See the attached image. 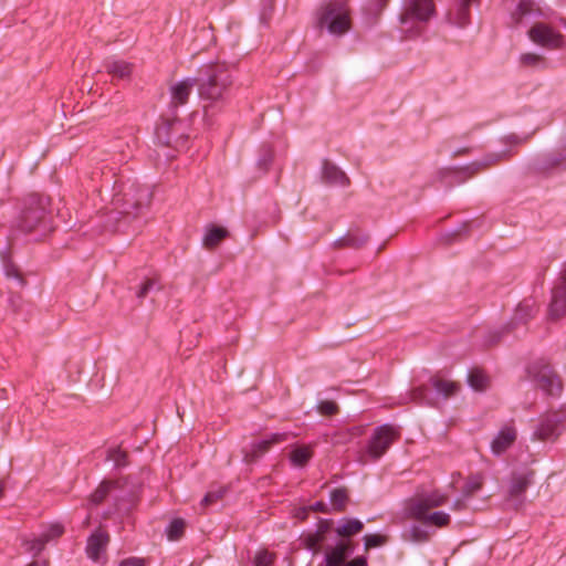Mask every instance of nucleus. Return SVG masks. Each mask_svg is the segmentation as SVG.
<instances>
[{
	"label": "nucleus",
	"instance_id": "obj_22",
	"mask_svg": "<svg viewBox=\"0 0 566 566\" xmlns=\"http://www.w3.org/2000/svg\"><path fill=\"white\" fill-rule=\"evenodd\" d=\"M363 527V522L357 518H343L337 524L336 533L343 537H350L359 533Z\"/></svg>",
	"mask_w": 566,
	"mask_h": 566
},
{
	"label": "nucleus",
	"instance_id": "obj_18",
	"mask_svg": "<svg viewBox=\"0 0 566 566\" xmlns=\"http://www.w3.org/2000/svg\"><path fill=\"white\" fill-rule=\"evenodd\" d=\"M286 439V433H274L270 439H262L253 442L248 451L244 453V460L247 462H253L261 455H263L269 448Z\"/></svg>",
	"mask_w": 566,
	"mask_h": 566
},
{
	"label": "nucleus",
	"instance_id": "obj_40",
	"mask_svg": "<svg viewBox=\"0 0 566 566\" xmlns=\"http://www.w3.org/2000/svg\"><path fill=\"white\" fill-rule=\"evenodd\" d=\"M367 235L348 234L345 239L342 240V244L353 248H359L364 245L367 242Z\"/></svg>",
	"mask_w": 566,
	"mask_h": 566
},
{
	"label": "nucleus",
	"instance_id": "obj_50",
	"mask_svg": "<svg viewBox=\"0 0 566 566\" xmlns=\"http://www.w3.org/2000/svg\"><path fill=\"white\" fill-rule=\"evenodd\" d=\"M352 431H353V434L359 436L361 433L363 429H361V427H354L352 429Z\"/></svg>",
	"mask_w": 566,
	"mask_h": 566
},
{
	"label": "nucleus",
	"instance_id": "obj_6",
	"mask_svg": "<svg viewBox=\"0 0 566 566\" xmlns=\"http://www.w3.org/2000/svg\"><path fill=\"white\" fill-rule=\"evenodd\" d=\"M45 200L38 197H32L25 206L18 219V228L23 232H31L38 228L46 231L45 223L46 209Z\"/></svg>",
	"mask_w": 566,
	"mask_h": 566
},
{
	"label": "nucleus",
	"instance_id": "obj_37",
	"mask_svg": "<svg viewBox=\"0 0 566 566\" xmlns=\"http://www.w3.org/2000/svg\"><path fill=\"white\" fill-rule=\"evenodd\" d=\"M410 536L413 542L422 543L429 539L430 534L423 527L419 525H412L410 527Z\"/></svg>",
	"mask_w": 566,
	"mask_h": 566
},
{
	"label": "nucleus",
	"instance_id": "obj_2",
	"mask_svg": "<svg viewBox=\"0 0 566 566\" xmlns=\"http://www.w3.org/2000/svg\"><path fill=\"white\" fill-rule=\"evenodd\" d=\"M150 199L151 191L148 187L130 182L123 186L120 192L114 196L112 203L117 214L135 218L149 205Z\"/></svg>",
	"mask_w": 566,
	"mask_h": 566
},
{
	"label": "nucleus",
	"instance_id": "obj_19",
	"mask_svg": "<svg viewBox=\"0 0 566 566\" xmlns=\"http://www.w3.org/2000/svg\"><path fill=\"white\" fill-rule=\"evenodd\" d=\"M109 537L102 531L94 532L87 539L86 553L94 560L99 562L108 544Z\"/></svg>",
	"mask_w": 566,
	"mask_h": 566
},
{
	"label": "nucleus",
	"instance_id": "obj_4",
	"mask_svg": "<svg viewBox=\"0 0 566 566\" xmlns=\"http://www.w3.org/2000/svg\"><path fill=\"white\" fill-rule=\"evenodd\" d=\"M434 12L432 0H411L400 15L401 31L409 38L420 35Z\"/></svg>",
	"mask_w": 566,
	"mask_h": 566
},
{
	"label": "nucleus",
	"instance_id": "obj_13",
	"mask_svg": "<svg viewBox=\"0 0 566 566\" xmlns=\"http://www.w3.org/2000/svg\"><path fill=\"white\" fill-rule=\"evenodd\" d=\"M196 84L197 80L192 77H187L171 84L169 88V108L175 111L178 107L186 105Z\"/></svg>",
	"mask_w": 566,
	"mask_h": 566
},
{
	"label": "nucleus",
	"instance_id": "obj_21",
	"mask_svg": "<svg viewBox=\"0 0 566 566\" xmlns=\"http://www.w3.org/2000/svg\"><path fill=\"white\" fill-rule=\"evenodd\" d=\"M323 179L329 185L345 187L349 184L346 174L332 163L323 164Z\"/></svg>",
	"mask_w": 566,
	"mask_h": 566
},
{
	"label": "nucleus",
	"instance_id": "obj_10",
	"mask_svg": "<svg viewBox=\"0 0 566 566\" xmlns=\"http://www.w3.org/2000/svg\"><path fill=\"white\" fill-rule=\"evenodd\" d=\"M566 412H552L544 416L534 434L539 440H553L565 429Z\"/></svg>",
	"mask_w": 566,
	"mask_h": 566
},
{
	"label": "nucleus",
	"instance_id": "obj_11",
	"mask_svg": "<svg viewBox=\"0 0 566 566\" xmlns=\"http://www.w3.org/2000/svg\"><path fill=\"white\" fill-rule=\"evenodd\" d=\"M530 39L544 48L555 50L564 44L563 35L545 23H536L528 30Z\"/></svg>",
	"mask_w": 566,
	"mask_h": 566
},
{
	"label": "nucleus",
	"instance_id": "obj_7",
	"mask_svg": "<svg viewBox=\"0 0 566 566\" xmlns=\"http://www.w3.org/2000/svg\"><path fill=\"white\" fill-rule=\"evenodd\" d=\"M231 83L230 75L221 67H216L208 80L199 84V95L211 102L222 97L223 91Z\"/></svg>",
	"mask_w": 566,
	"mask_h": 566
},
{
	"label": "nucleus",
	"instance_id": "obj_33",
	"mask_svg": "<svg viewBox=\"0 0 566 566\" xmlns=\"http://www.w3.org/2000/svg\"><path fill=\"white\" fill-rule=\"evenodd\" d=\"M185 530V521L181 518H175L170 522L167 527V536L170 541H177L180 538Z\"/></svg>",
	"mask_w": 566,
	"mask_h": 566
},
{
	"label": "nucleus",
	"instance_id": "obj_8",
	"mask_svg": "<svg viewBox=\"0 0 566 566\" xmlns=\"http://www.w3.org/2000/svg\"><path fill=\"white\" fill-rule=\"evenodd\" d=\"M528 374L545 394L557 396L562 391V381L549 365L536 363L528 368Z\"/></svg>",
	"mask_w": 566,
	"mask_h": 566
},
{
	"label": "nucleus",
	"instance_id": "obj_24",
	"mask_svg": "<svg viewBox=\"0 0 566 566\" xmlns=\"http://www.w3.org/2000/svg\"><path fill=\"white\" fill-rule=\"evenodd\" d=\"M537 312L536 302L534 300H524L521 302L515 311L514 319L520 323H525L532 318Z\"/></svg>",
	"mask_w": 566,
	"mask_h": 566
},
{
	"label": "nucleus",
	"instance_id": "obj_41",
	"mask_svg": "<svg viewBox=\"0 0 566 566\" xmlns=\"http://www.w3.org/2000/svg\"><path fill=\"white\" fill-rule=\"evenodd\" d=\"M126 453L120 449H112L108 452V460L113 461L115 465L123 467L126 464L125 462Z\"/></svg>",
	"mask_w": 566,
	"mask_h": 566
},
{
	"label": "nucleus",
	"instance_id": "obj_23",
	"mask_svg": "<svg viewBox=\"0 0 566 566\" xmlns=\"http://www.w3.org/2000/svg\"><path fill=\"white\" fill-rule=\"evenodd\" d=\"M531 480L532 473L513 474L511 479L510 494L516 497L522 495L530 485Z\"/></svg>",
	"mask_w": 566,
	"mask_h": 566
},
{
	"label": "nucleus",
	"instance_id": "obj_45",
	"mask_svg": "<svg viewBox=\"0 0 566 566\" xmlns=\"http://www.w3.org/2000/svg\"><path fill=\"white\" fill-rule=\"evenodd\" d=\"M155 286H157V282L153 279H148L139 289L137 296L138 297H145L147 293L153 290Z\"/></svg>",
	"mask_w": 566,
	"mask_h": 566
},
{
	"label": "nucleus",
	"instance_id": "obj_12",
	"mask_svg": "<svg viewBox=\"0 0 566 566\" xmlns=\"http://www.w3.org/2000/svg\"><path fill=\"white\" fill-rule=\"evenodd\" d=\"M63 533V525L59 523H52L48 525L39 536H35L31 539H25L23 545L25 546V551L28 553L38 555L44 549L45 544L60 537Z\"/></svg>",
	"mask_w": 566,
	"mask_h": 566
},
{
	"label": "nucleus",
	"instance_id": "obj_20",
	"mask_svg": "<svg viewBox=\"0 0 566 566\" xmlns=\"http://www.w3.org/2000/svg\"><path fill=\"white\" fill-rule=\"evenodd\" d=\"M104 67L113 78L126 80L132 74V64L119 59L111 57L105 60Z\"/></svg>",
	"mask_w": 566,
	"mask_h": 566
},
{
	"label": "nucleus",
	"instance_id": "obj_43",
	"mask_svg": "<svg viewBox=\"0 0 566 566\" xmlns=\"http://www.w3.org/2000/svg\"><path fill=\"white\" fill-rule=\"evenodd\" d=\"M427 391L428 389L426 388H416L413 391H412V400L419 402V403H429V399L427 397Z\"/></svg>",
	"mask_w": 566,
	"mask_h": 566
},
{
	"label": "nucleus",
	"instance_id": "obj_49",
	"mask_svg": "<svg viewBox=\"0 0 566 566\" xmlns=\"http://www.w3.org/2000/svg\"><path fill=\"white\" fill-rule=\"evenodd\" d=\"M506 139H507L509 143H514V144L520 143L517 136H515V135H510V136L506 137Z\"/></svg>",
	"mask_w": 566,
	"mask_h": 566
},
{
	"label": "nucleus",
	"instance_id": "obj_38",
	"mask_svg": "<svg viewBox=\"0 0 566 566\" xmlns=\"http://www.w3.org/2000/svg\"><path fill=\"white\" fill-rule=\"evenodd\" d=\"M273 562L274 556L268 551H260L254 557V566H272Z\"/></svg>",
	"mask_w": 566,
	"mask_h": 566
},
{
	"label": "nucleus",
	"instance_id": "obj_32",
	"mask_svg": "<svg viewBox=\"0 0 566 566\" xmlns=\"http://www.w3.org/2000/svg\"><path fill=\"white\" fill-rule=\"evenodd\" d=\"M483 484V479L481 475H472L465 482V485L462 490L463 497H470L475 492H478Z\"/></svg>",
	"mask_w": 566,
	"mask_h": 566
},
{
	"label": "nucleus",
	"instance_id": "obj_36",
	"mask_svg": "<svg viewBox=\"0 0 566 566\" xmlns=\"http://www.w3.org/2000/svg\"><path fill=\"white\" fill-rule=\"evenodd\" d=\"M386 542V537L378 534H367L364 536L365 549L375 548L381 546Z\"/></svg>",
	"mask_w": 566,
	"mask_h": 566
},
{
	"label": "nucleus",
	"instance_id": "obj_35",
	"mask_svg": "<svg viewBox=\"0 0 566 566\" xmlns=\"http://www.w3.org/2000/svg\"><path fill=\"white\" fill-rule=\"evenodd\" d=\"M520 62L524 66L537 67L544 63L543 57L536 53H524L520 56Z\"/></svg>",
	"mask_w": 566,
	"mask_h": 566
},
{
	"label": "nucleus",
	"instance_id": "obj_39",
	"mask_svg": "<svg viewBox=\"0 0 566 566\" xmlns=\"http://www.w3.org/2000/svg\"><path fill=\"white\" fill-rule=\"evenodd\" d=\"M224 492H226V490L223 488H219L218 490L209 491L205 495V497L201 500V505L208 506V505L217 502L218 500H220L223 496Z\"/></svg>",
	"mask_w": 566,
	"mask_h": 566
},
{
	"label": "nucleus",
	"instance_id": "obj_9",
	"mask_svg": "<svg viewBox=\"0 0 566 566\" xmlns=\"http://www.w3.org/2000/svg\"><path fill=\"white\" fill-rule=\"evenodd\" d=\"M157 142L164 146H184L186 136L181 130V124L177 118H163L155 130Z\"/></svg>",
	"mask_w": 566,
	"mask_h": 566
},
{
	"label": "nucleus",
	"instance_id": "obj_27",
	"mask_svg": "<svg viewBox=\"0 0 566 566\" xmlns=\"http://www.w3.org/2000/svg\"><path fill=\"white\" fill-rule=\"evenodd\" d=\"M227 230L219 227H212L207 230L205 238H203V244L207 248H213L217 244L220 243L222 239L227 237Z\"/></svg>",
	"mask_w": 566,
	"mask_h": 566
},
{
	"label": "nucleus",
	"instance_id": "obj_16",
	"mask_svg": "<svg viewBox=\"0 0 566 566\" xmlns=\"http://www.w3.org/2000/svg\"><path fill=\"white\" fill-rule=\"evenodd\" d=\"M353 553L349 542H338L325 553V559L319 566H345L346 558Z\"/></svg>",
	"mask_w": 566,
	"mask_h": 566
},
{
	"label": "nucleus",
	"instance_id": "obj_47",
	"mask_svg": "<svg viewBox=\"0 0 566 566\" xmlns=\"http://www.w3.org/2000/svg\"><path fill=\"white\" fill-rule=\"evenodd\" d=\"M345 566H367V558L364 556H358L350 562H347Z\"/></svg>",
	"mask_w": 566,
	"mask_h": 566
},
{
	"label": "nucleus",
	"instance_id": "obj_25",
	"mask_svg": "<svg viewBox=\"0 0 566 566\" xmlns=\"http://www.w3.org/2000/svg\"><path fill=\"white\" fill-rule=\"evenodd\" d=\"M505 156H506V151H502L500 154L488 155L483 161L472 163L471 165L462 168L461 172H465L468 175V177H470V176L474 175L475 172H478L480 170V168L488 167L494 163H497Z\"/></svg>",
	"mask_w": 566,
	"mask_h": 566
},
{
	"label": "nucleus",
	"instance_id": "obj_29",
	"mask_svg": "<svg viewBox=\"0 0 566 566\" xmlns=\"http://www.w3.org/2000/svg\"><path fill=\"white\" fill-rule=\"evenodd\" d=\"M432 386L437 390V392L442 395L444 398L450 397L458 389L457 384L446 380V379H438V378H434L432 380Z\"/></svg>",
	"mask_w": 566,
	"mask_h": 566
},
{
	"label": "nucleus",
	"instance_id": "obj_3",
	"mask_svg": "<svg viewBox=\"0 0 566 566\" xmlns=\"http://www.w3.org/2000/svg\"><path fill=\"white\" fill-rule=\"evenodd\" d=\"M317 23L321 29H326L332 35L345 34L352 25L346 1L332 0L322 7Z\"/></svg>",
	"mask_w": 566,
	"mask_h": 566
},
{
	"label": "nucleus",
	"instance_id": "obj_1",
	"mask_svg": "<svg viewBox=\"0 0 566 566\" xmlns=\"http://www.w3.org/2000/svg\"><path fill=\"white\" fill-rule=\"evenodd\" d=\"M447 501L448 495L439 491L420 494L407 502L406 512L410 517L418 520L426 525L443 527L449 524L450 515L442 511H430L443 505Z\"/></svg>",
	"mask_w": 566,
	"mask_h": 566
},
{
	"label": "nucleus",
	"instance_id": "obj_42",
	"mask_svg": "<svg viewBox=\"0 0 566 566\" xmlns=\"http://www.w3.org/2000/svg\"><path fill=\"white\" fill-rule=\"evenodd\" d=\"M319 412L323 415L332 416L337 411V405L333 401H322L318 405Z\"/></svg>",
	"mask_w": 566,
	"mask_h": 566
},
{
	"label": "nucleus",
	"instance_id": "obj_30",
	"mask_svg": "<svg viewBox=\"0 0 566 566\" xmlns=\"http://www.w3.org/2000/svg\"><path fill=\"white\" fill-rule=\"evenodd\" d=\"M329 500L335 511H343L348 500L347 491L345 489H334L329 494Z\"/></svg>",
	"mask_w": 566,
	"mask_h": 566
},
{
	"label": "nucleus",
	"instance_id": "obj_46",
	"mask_svg": "<svg viewBox=\"0 0 566 566\" xmlns=\"http://www.w3.org/2000/svg\"><path fill=\"white\" fill-rule=\"evenodd\" d=\"M119 566H145V562L142 558L130 557L120 562Z\"/></svg>",
	"mask_w": 566,
	"mask_h": 566
},
{
	"label": "nucleus",
	"instance_id": "obj_17",
	"mask_svg": "<svg viewBox=\"0 0 566 566\" xmlns=\"http://www.w3.org/2000/svg\"><path fill=\"white\" fill-rule=\"evenodd\" d=\"M476 0H455L454 7L448 13L451 24L464 28L470 23V6Z\"/></svg>",
	"mask_w": 566,
	"mask_h": 566
},
{
	"label": "nucleus",
	"instance_id": "obj_52",
	"mask_svg": "<svg viewBox=\"0 0 566 566\" xmlns=\"http://www.w3.org/2000/svg\"><path fill=\"white\" fill-rule=\"evenodd\" d=\"M28 566H46V562L45 560H43V562H33V563H31Z\"/></svg>",
	"mask_w": 566,
	"mask_h": 566
},
{
	"label": "nucleus",
	"instance_id": "obj_15",
	"mask_svg": "<svg viewBox=\"0 0 566 566\" xmlns=\"http://www.w3.org/2000/svg\"><path fill=\"white\" fill-rule=\"evenodd\" d=\"M516 438L517 431L514 426H503L491 442L492 453L497 457L503 454L514 444Z\"/></svg>",
	"mask_w": 566,
	"mask_h": 566
},
{
	"label": "nucleus",
	"instance_id": "obj_26",
	"mask_svg": "<svg viewBox=\"0 0 566 566\" xmlns=\"http://www.w3.org/2000/svg\"><path fill=\"white\" fill-rule=\"evenodd\" d=\"M468 381L472 389L483 391L489 384L488 376L480 369H473L468 374Z\"/></svg>",
	"mask_w": 566,
	"mask_h": 566
},
{
	"label": "nucleus",
	"instance_id": "obj_51",
	"mask_svg": "<svg viewBox=\"0 0 566 566\" xmlns=\"http://www.w3.org/2000/svg\"><path fill=\"white\" fill-rule=\"evenodd\" d=\"M324 507H325V504H324L323 502H317V503L315 504V510H319V511H322V512H325V511H324Z\"/></svg>",
	"mask_w": 566,
	"mask_h": 566
},
{
	"label": "nucleus",
	"instance_id": "obj_14",
	"mask_svg": "<svg viewBox=\"0 0 566 566\" xmlns=\"http://www.w3.org/2000/svg\"><path fill=\"white\" fill-rule=\"evenodd\" d=\"M566 314V262L564 263L560 282L553 290L552 302L549 304V316L554 319Z\"/></svg>",
	"mask_w": 566,
	"mask_h": 566
},
{
	"label": "nucleus",
	"instance_id": "obj_53",
	"mask_svg": "<svg viewBox=\"0 0 566 566\" xmlns=\"http://www.w3.org/2000/svg\"><path fill=\"white\" fill-rule=\"evenodd\" d=\"M10 302H11L12 306L17 310L15 301L13 298H10Z\"/></svg>",
	"mask_w": 566,
	"mask_h": 566
},
{
	"label": "nucleus",
	"instance_id": "obj_48",
	"mask_svg": "<svg viewBox=\"0 0 566 566\" xmlns=\"http://www.w3.org/2000/svg\"><path fill=\"white\" fill-rule=\"evenodd\" d=\"M467 497H463V494L461 495V497L457 499L453 504H452V509L455 510V511H460L463 509L464 506V500Z\"/></svg>",
	"mask_w": 566,
	"mask_h": 566
},
{
	"label": "nucleus",
	"instance_id": "obj_34",
	"mask_svg": "<svg viewBox=\"0 0 566 566\" xmlns=\"http://www.w3.org/2000/svg\"><path fill=\"white\" fill-rule=\"evenodd\" d=\"M112 488H113L112 482L101 483V485L91 495V499H90L91 503L94 505L99 504L105 499V496L107 495V493L111 491Z\"/></svg>",
	"mask_w": 566,
	"mask_h": 566
},
{
	"label": "nucleus",
	"instance_id": "obj_5",
	"mask_svg": "<svg viewBox=\"0 0 566 566\" xmlns=\"http://www.w3.org/2000/svg\"><path fill=\"white\" fill-rule=\"evenodd\" d=\"M398 431L390 424H382L374 430V433L366 446L365 451L361 452L359 461L367 463L378 460L397 439Z\"/></svg>",
	"mask_w": 566,
	"mask_h": 566
},
{
	"label": "nucleus",
	"instance_id": "obj_28",
	"mask_svg": "<svg viewBox=\"0 0 566 566\" xmlns=\"http://www.w3.org/2000/svg\"><path fill=\"white\" fill-rule=\"evenodd\" d=\"M313 453L310 447L301 446L291 452V461L296 467L305 465L312 458Z\"/></svg>",
	"mask_w": 566,
	"mask_h": 566
},
{
	"label": "nucleus",
	"instance_id": "obj_31",
	"mask_svg": "<svg viewBox=\"0 0 566 566\" xmlns=\"http://www.w3.org/2000/svg\"><path fill=\"white\" fill-rule=\"evenodd\" d=\"M534 11L531 0H520L515 11L512 13V19L515 23H522L526 15Z\"/></svg>",
	"mask_w": 566,
	"mask_h": 566
},
{
	"label": "nucleus",
	"instance_id": "obj_44",
	"mask_svg": "<svg viewBox=\"0 0 566 566\" xmlns=\"http://www.w3.org/2000/svg\"><path fill=\"white\" fill-rule=\"evenodd\" d=\"M6 274L8 277L14 279L19 286L24 285V281H23L21 274L19 273L18 269H15L13 265L6 266Z\"/></svg>",
	"mask_w": 566,
	"mask_h": 566
}]
</instances>
